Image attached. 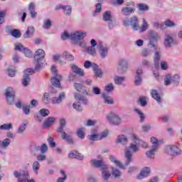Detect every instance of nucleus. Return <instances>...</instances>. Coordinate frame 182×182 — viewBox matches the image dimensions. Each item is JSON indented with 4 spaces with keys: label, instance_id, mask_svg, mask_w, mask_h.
Here are the masks:
<instances>
[{
    "label": "nucleus",
    "instance_id": "f704fd0d",
    "mask_svg": "<svg viewBox=\"0 0 182 182\" xmlns=\"http://www.w3.org/2000/svg\"><path fill=\"white\" fill-rule=\"evenodd\" d=\"M142 21H143L142 26L140 27V24H139V29L137 30L140 33L146 32V31L149 29V23H147V21H146V19L143 18Z\"/></svg>",
    "mask_w": 182,
    "mask_h": 182
},
{
    "label": "nucleus",
    "instance_id": "de8ad7c7",
    "mask_svg": "<svg viewBox=\"0 0 182 182\" xmlns=\"http://www.w3.org/2000/svg\"><path fill=\"white\" fill-rule=\"evenodd\" d=\"M16 97V96H13V97H6V103L7 105H9V106H12V105H15V99Z\"/></svg>",
    "mask_w": 182,
    "mask_h": 182
},
{
    "label": "nucleus",
    "instance_id": "5701e85b",
    "mask_svg": "<svg viewBox=\"0 0 182 182\" xmlns=\"http://www.w3.org/2000/svg\"><path fill=\"white\" fill-rule=\"evenodd\" d=\"M6 31L8 33H10L13 38H16V39L21 38L22 36V34L21 33V31L18 29H14L11 30V27H6Z\"/></svg>",
    "mask_w": 182,
    "mask_h": 182
},
{
    "label": "nucleus",
    "instance_id": "9d476101",
    "mask_svg": "<svg viewBox=\"0 0 182 182\" xmlns=\"http://www.w3.org/2000/svg\"><path fill=\"white\" fill-rule=\"evenodd\" d=\"M107 119L110 124H114V126H117L122 123L120 117L113 112L108 114L107 115Z\"/></svg>",
    "mask_w": 182,
    "mask_h": 182
},
{
    "label": "nucleus",
    "instance_id": "cd10ccee",
    "mask_svg": "<svg viewBox=\"0 0 182 182\" xmlns=\"http://www.w3.org/2000/svg\"><path fill=\"white\" fill-rule=\"evenodd\" d=\"M102 97L105 105H114V100H113V98L109 96V95L104 93L102 95Z\"/></svg>",
    "mask_w": 182,
    "mask_h": 182
},
{
    "label": "nucleus",
    "instance_id": "3c124183",
    "mask_svg": "<svg viewBox=\"0 0 182 182\" xmlns=\"http://www.w3.org/2000/svg\"><path fill=\"white\" fill-rule=\"evenodd\" d=\"M77 135L80 139H85V128L81 127L77 130Z\"/></svg>",
    "mask_w": 182,
    "mask_h": 182
},
{
    "label": "nucleus",
    "instance_id": "6e6d98bb",
    "mask_svg": "<svg viewBox=\"0 0 182 182\" xmlns=\"http://www.w3.org/2000/svg\"><path fill=\"white\" fill-rule=\"evenodd\" d=\"M139 11H149V6L146 4L140 3L137 5Z\"/></svg>",
    "mask_w": 182,
    "mask_h": 182
},
{
    "label": "nucleus",
    "instance_id": "f03ea898",
    "mask_svg": "<svg viewBox=\"0 0 182 182\" xmlns=\"http://www.w3.org/2000/svg\"><path fill=\"white\" fill-rule=\"evenodd\" d=\"M91 163L94 167L97 168H100L101 170V176L104 181H107L109 178H110V176L112 173L110 171H109V166L105 163V161L102 159L97 160V159H92Z\"/></svg>",
    "mask_w": 182,
    "mask_h": 182
},
{
    "label": "nucleus",
    "instance_id": "4be33fe9",
    "mask_svg": "<svg viewBox=\"0 0 182 182\" xmlns=\"http://www.w3.org/2000/svg\"><path fill=\"white\" fill-rule=\"evenodd\" d=\"M70 68L73 73H75V75H78V76L81 77L85 76V71H83V70L77 67V65L75 64H71Z\"/></svg>",
    "mask_w": 182,
    "mask_h": 182
},
{
    "label": "nucleus",
    "instance_id": "4c0bfd02",
    "mask_svg": "<svg viewBox=\"0 0 182 182\" xmlns=\"http://www.w3.org/2000/svg\"><path fill=\"white\" fill-rule=\"evenodd\" d=\"M157 151V149L152 148L151 149L146 152V156L148 159H154V156H156V152Z\"/></svg>",
    "mask_w": 182,
    "mask_h": 182
},
{
    "label": "nucleus",
    "instance_id": "864d4df0",
    "mask_svg": "<svg viewBox=\"0 0 182 182\" xmlns=\"http://www.w3.org/2000/svg\"><path fill=\"white\" fill-rule=\"evenodd\" d=\"M41 168V164L37 161H34L33 164V170L36 174H38V171Z\"/></svg>",
    "mask_w": 182,
    "mask_h": 182
},
{
    "label": "nucleus",
    "instance_id": "603ef678",
    "mask_svg": "<svg viewBox=\"0 0 182 182\" xmlns=\"http://www.w3.org/2000/svg\"><path fill=\"white\" fill-rule=\"evenodd\" d=\"M102 12V3H97L95 5V10L93 12V16L96 15V14H100Z\"/></svg>",
    "mask_w": 182,
    "mask_h": 182
},
{
    "label": "nucleus",
    "instance_id": "72a5a7b5",
    "mask_svg": "<svg viewBox=\"0 0 182 182\" xmlns=\"http://www.w3.org/2000/svg\"><path fill=\"white\" fill-rule=\"evenodd\" d=\"M151 97L154 99L157 103H161V97H160V94L156 90H152L151 92Z\"/></svg>",
    "mask_w": 182,
    "mask_h": 182
},
{
    "label": "nucleus",
    "instance_id": "c9c22d12",
    "mask_svg": "<svg viewBox=\"0 0 182 182\" xmlns=\"http://www.w3.org/2000/svg\"><path fill=\"white\" fill-rule=\"evenodd\" d=\"M102 19L105 22H109L113 21V16H112V13L110 11H105L102 15Z\"/></svg>",
    "mask_w": 182,
    "mask_h": 182
},
{
    "label": "nucleus",
    "instance_id": "f8f14e48",
    "mask_svg": "<svg viewBox=\"0 0 182 182\" xmlns=\"http://www.w3.org/2000/svg\"><path fill=\"white\" fill-rule=\"evenodd\" d=\"M166 152L170 156H180L181 154V149L176 145H168L166 146Z\"/></svg>",
    "mask_w": 182,
    "mask_h": 182
},
{
    "label": "nucleus",
    "instance_id": "6e6552de",
    "mask_svg": "<svg viewBox=\"0 0 182 182\" xmlns=\"http://www.w3.org/2000/svg\"><path fill=\"white\" fill-rule=\"evenodd\" d=\"M14 176L17 178L18 182H26L30 178L29 172L28 171H14Z\"/></svg>",
    "mask_w": 182,
    "mask_h": 182
},
{
    "label": "nucleus",
    "instance_id": "774afa93",
    "mask_svg": "<svg viewBox=\"0 0 182 182\" xmlns=\"http://www.w3.org/2000/svg\"><path fill=\"white\" fill-rule=\"evenodd\" d=\"M101 90L100 88L97 87H92V93L93 95H100L101 93Z\"/></svg>",
    "mask_w": 182,
    "mask_h": 182
},
{
    "label": "nucleus",
    "instance_id": "20e7f679",
    "mask_svg": "<svg viewBox=\"0 0 182 182\" xmlns=\"http://www.w3.org/2000/svg\"><path fill=\"white\" fill-rule=\"evenodd\" d=\"M45 50L39 48L34 55V60L36 62V68L34 70H39L42 68L43 60L45 59Z\"/></svg>",
    "mask_w": 182,
    "mask_h": 182
},
{
    "label": "nucleus",
    "instance_id": "7c9ffc66",
    "mask_svg": "<svg viewBox=\"0 0 182 182\" xmlns=\"http://www.w3.org/2000/svg\"><path fill=\"white\" fill-rule=\"evenodd\" d=\"M69 159H77V160H83V155L76 151H73L68 154Z\"/></svg>",
    "mask_w": 182,
    "mask_h": 182
},
{
    "label": "nucleus",
    "instance_id": "4d7b16f0",
    "mask_svg": "<svg viewBox=\"0 0 182 182\" xmlns=\"http://www.w3.org/2000/svg\"><path fill=\"white\" fill-rule=\"evenodd\" d=\"M39 113L42 117H46L49 116V114L50 113V112H49V109L43 108L39 111Z\"/></svg>",
    "mask_w": 182,
    "mask_h": 182
},
{
    "label": "nucleus",
    "instance_id": "49530a36",
    "mask_svg": "<svg viewBox=\"0 0 182 182\" xmlns=\"http://www.w3.org/2000/svg\"><path fill=\"white\" fill-rule=\"evenodd\" d=\"M124 80H125L124 77L117 76L114 78L115 85H122V83H123V82H124Z\"/></svg>",
    "mask_w": 182,
    "mask_h": 182
},
{
    "label": "nucleus",
    "instance_id": "ea45409f",
    "mask_svg": "<svg viewBox=\"0 0 182 182\" xmlns=\"http://www.w3.org/2000/svg\"><path fill=\"white\" fill-rule=\"evenodd\" d=\"M9 144H11V141L8 138L4 139L3 141L0 140V147L1 149H6Z\"/></svg>",
    "mask_w": 182,
    "mask_h": 182
},
{
    "label": "nucleus",
    "instance_id": "338daca9",
    "mask_svg": "<svg viewBox=\"0 0 182 182\" xmlns=\"http://www.w3.org/2000/svg\"><path fill=\"white\" fill-rule=\"evenodd\" d=\"M165 25L166 28H173V26H176V23L170 20L165 21Z\"/></svg>",
    "mask_w": 182,
    "mask_h": 182
},
{
    "label": "nucleus",
    "instance_id": "2f4dec72",
    "mask_svg": "<svg viewBox=\"0 0 182 182\" xmlns=\"http://www.w3.org/2000/svg\"><path fill=\"white\" fill-rule=\"evenodd\" d=\"M133 139H134V143L135 144H138L139 146H141L143 149H147V147H149V145L147 144L146 142L139 139L137 136H134Z\"/></svg>",
    "mask_w": 182,
    "mask_h": 182
},
{
    "label": "nucleus",
    "instance_id": "5fc2aeb1",
    "mask_svg": "<svg viewBox=\"0 0 182 182\" xmlns=\"http://www.w3.org/2000/svg\"><path fill=\"white\" fill-rule=\"evenodd\" d=\"M63 56L65 57V58L67 60H69L70 62L75 60V57H73V55L69 54V53H68V51H65L63 53Z\"/></svg>",
    "mask_w": 182,
    "mask_h": 182
},
{
    "label": "nucleus",
    "instance_id": "bb28decb",
    "mask_svg": "<svg viewBox=\"0 0 182 182\" xmlns=\"http://www.w3.org/2000/svg\"><path fill=\"white\" fill-rule=\"evenodd\" d=\"M34 33H35V27L33 26L28 27L26 31L23 34V38H25V39H29V38H32Z\"/></svg>",
    "mask_w": 182,
    "mask_h": 182
},
{
    "label": "nucleus",
    "instance_id": "e433bc0d",
    "mask_svg": "<svg viewBox=\"0 0 182 182\" xmlns=\"http://www.w3.org/2000/svg\"><path fill=\"white\" fill-rule=\"evenodd\" d=\"M56 120L55 117H48L43 123L44 127H49V126H52L55 121Z\"/></svg>",
    "mask_w": 182,
    "mask_h": 182
},
{
    "label": "nucleus",
    "instance_id": "e2e57ef3",
    "mask_svg": "<svg viewBox=\"0 0 182 182\" xmlns=\"http://www.w3.org/2000/svg\"><path fill=\"white\" fill-rule=\"evenodd\" d=\"M6 15V13L5 11H0V27L4 22H5V16Z\"/></svg>",
    "mask_w": 182,
    "mask_h": 182
},
{
    "label": "nucleus",
    "instance_id": "aec40b11",
    "mask_svg": "<svg viewBox=\"0 0 182 182\" xmlns=\"http://www.w3.org/2000/svg\"><path fill=\"white\" fill-rule=\"evenodd\" d=\"M134 12H136V9H134V7L125 6V7L122 8L121 10V13L124 16H130V15L132 14H134Z\"/></svg>",
    "mask_w": 182,
    "mask_h": 182
},
{
    "label": "nucleus",
    "instance_id": "bf43d9fd",
    "mask_svg": "<svg viewBox=\"0 0 182 182\" xmlns=\"http://www.w3.org/2000/svg\"><path fill=\"white\" fill-rule=\"evenodd\" d=\"M113 90H114L113 83H109L105 86V92L107 93H110V92H113Z\"/></svg>",
    "mask_w": 182,
    "mask_h": 182
},
{
    "label": "nucleus",
    "instance_id": "7ed1b4c3",
    "mask_svg": "<svg viewBox=\"0 0 182 182\" xmlns=\"http://www.w3.org/2000/svg\"><path fill=\"white\" fill-rule=\"evenodd\" d=\"M139 151V146L135 144H131L129 149L125 151V159L124 166H127L130 163L133 162V153H136Z\"/></svg>",
    "mask_w": 182,
    "mask_h": 182
},
{
    "label": "nucleus",
    "instance_id": "c756f323",
    "mask_svg": "<svg viewBox=\"0 0 182 182\" xmlns=\"http://www.w3.org/2000/svg\"><path fill=\"white\" fill-rule=\"evenodd\" d=\"M109 160L112 161V163H114L117 167H119V168L124 170V168L127 167L125 165H123L122 162L116 160V157H114L113 155H109Z\"/></svg>",
    "mask_w": 182,
    "mask_h": 182
},
{
    "label": "nucleus",
    "instance_id": "c03bdc74",
    "mask_svg": "<svg viewBox=\"0 0 182 182\" xmlns=\"http://www.w3.org/2000/svg\"><path fill=\"white\" fill-rule=\"evenodd\" d=\"M151 142L152 144V149H159V139L157 138L154 136L151 137Z\"/></svg>",
    "mask_w": 182,
    "mask_h": 182
},
{
    "label": "nucleus",
    "instance_id": "13d9d810",
    "mask_svg": "<svg viewBox=\"0 0 182 182\" xmlns=\"http://www.w3.org/2000/svg\"><path fill=\"white\" fill-rule=\"evenodd\" d=\"M12 127H13L11 123L4 124L0 126V130H11Z\"/></svg>",
    "mask_w": 182,
    "mask_h": 182
},
{
    "label": "nucleus",
    "instance_id": "37998d69",
    "mask_svg": "<svg viewBox=\"0 0 182 182\" xmlns=\"http://www.w3.org/2000/svg\"><path fill=\"white\" fill-rule=\"evenodd\" d=\"M138 104L140 105L142 107L144 106H147V100L146 97L144 96L139 97L138 100Z\"/></svg>",
    "mask_w": 182,
    "mask_h": 182
},
{
    "label": "nucleus",
    "instance_id": "69168bd1",
    "mask_svg": "<svg viewBox=\"0 0 182 182\" xmlns=\"http://www.w3.org/2000/svg\"><path fill=\"white\" fill-rule=\"evenodd\" d=\"M73 109H75V110H77V112H82V110H83L82 106L80 105V102H75L73 105Z\"/></svg>",
    "mask_w": 182,
    "mask_h": 182
},
{
    "label": "nucleus",
    "instance_id": "0eeeda50",
    "mask_svg": "<svg viewBox=\"0 0 182 182\" xmlns=\"http://www.w3.org/2000/svg\"><path fill=\"white\" fill-rule=\"evenodd\" d=\"M149 42L148 45H149L151 48H154L155 50H159V49L160 48L156 45V43H157V41H159V33H157L154 31L151 30L149 31Z\"/></svg>",
    "mask_w": 182,
    "mask_h": 182
},
{
    "label": "nucleus",
    "instance_id": "052dcab7",
    "mask_svg": "<svg viewBox=\"0 0 182 182\" xmlns=\"http://www.w3.org/2000/svg\"><path fill=\"white\" fill-rule=\"evenodd\" d=\"M171 82H173L171 80V74H168L166 75V77L164 79V83L166 86H168L171 84Z\"/></svg>",
    "mask_w": 182,
    "mask_h": 182
},
{
    "label": "nucleus",
    "instance_id": "6ab92c4d",
    "mask_svg": "<svg viewBox=\"0 0 182 182\" xmlns=\"http://www.w3.org/2000/svg\"><path fill=\"white\" fill-rule=\"evenodd\" d=\"M164 45L165 48H171L174 45V39L170 35H166Z\"/></svg>",
    "mask_w": 182,
    "mask_h": 182
},
{
    "label": "nucleus",
    "instance_id": "4468645a",
    "mask_svg": "<svg viewBox=\"0 0 182 182\" xmlns=\"http://www.w3.org/2000/svg\"><path fill=\"white\" fill-rule=\"evenodd\" d=\"M15 50H18L19 52H23V53L26 56V58H31L32 56V53L29 49L24 48L23 45L21 43L15 44Z\"/></svg>",
    "mask_w": 182,
    "mask_h": 182
},
{
    "label": "nucleus",
    "instance_id": "473e14b6",
    "mask_svg": "<svg viewBox=\"0 0 182 182\" xmlns=\"http://www.w3.org/2000/svg\"><path fill=\"white\" fill-rule=\"evenodd\" d=\"M4 96L5 97H11L16 96V94L15 93V91L12 87H9L5 90Z\"/></svg>",
    "mask_w": 182,
    "mask_h": 182
},
{
    "label": "nucleus",
    "instance_id": "c85d7f7f",
    "mask_svg": "<svg viewBox=\"0 0 182 182\" xmlns=\"http://www.w3.org/2000/svg\"><path fill=\"white\" fill-rule=\"evenodd\" d=\"M61 139H63V140H65V141H66V143H68V144H75V141H73V138L72 137V136L68 135L66 132L63 133V135H61Z\"/></svg>",
    "mask_w": 182,
    "mask_h": 182
},
{
    "label": "nucleus",
    "instance_id": "a19ab883",
    "mask_svg": "<svg viewBox=\"0 0 182 182\" xmlns=\"http://www.w3.org/2000/svg\"><path fill=\"white\" fill-rule=\"evenodd\" d=\"M75 97L76 99H78V100H80V102H82V103H84V105H87V103H88L87 98L86 97L82 95L81 94H75Z\"/></svg>",
    "mask_w": 182,
    "mask_h": 182
},
{
    "label": "nucleus",
    "instance_id": "0e129e2a",
    "mask_svg": "<svg viewBox=\"0 0 182 182\" xmlns=\"http://www.w3.org/2000/svg\"><path fill=\"white\" fill-rule=\"evenodd\" d=\"M87 53L93 56L94 55H96V48H95V47L90 46L87 48Z\"/></svg>",
    "mask_w": 182,
    "mask_h": 182
},
{
    "label": "nucleus",
    "instance_id": "9b49d317",
    "mask_svg": "<svg viewBox=\"0 0 182 182\" xmlns=\"http://www.w3.org/2000/svg\"><path fill=\"white\" fill-rule=\"evenodd\" d=\"M127 69H129V63L123 58L119 59L117 68L118 73L123 75L127 72Z\"/></svg>",
    "mask_w": 182,
    "mask_h": 182
},
{
    "label": "nucleus",
    "instance_id": "412c9836",
    "mask_svg": "<svg viewBox=\"0 0 182 182\" xmlns=\"http://www.w3.org/2000/svg\"><path fill=\"white\" fill-rule=\"evenodd\" d=\"M116 143L117 144H122V146H126V144L129 143V139H127V136H126V135L121 134L117 137Z\"/></svg>",
    "mask_w": 182,
    "mask_h": 182
},
{
    "label": "nucleus",
    "instance_id": "dca6fc26",
    "mask_svg": "<svg viewBox=\"0 0 182 182\" xmlns=\"http://www.w3.org/2000/svg\"><path fill=\"white\" fill-rule=\"evenodd\" d=\"M98 50L102 59H105V58L107 56V53L109 52V47L100 44L98 46Z\"/></svg>",
    "mask_w": 182,
    "mask_h": 182
},
{
    "label": "nucleus",
    "instance_id": "a18cd8bd",
    "mask_svg": "<svg viewBox=\"0 0 182 182\" xmlns=\"http://www.w3.org/2000/svg\"><path fill=\"white\" fill-rule=\"evenodd\" d=\"M151 55V52L149 48H143L141 52V56L143 58H147Z\"/></svg>",
    "mask_w": 182,
    "mask_h": 182
},
{
    "label": "nucleus",
    "instance_id": "b1692460",
    "mask_svg": "<svg viewBox=\"0 0 182 182\" xmlns=\"http://www.w3.org/2000/svg\"><path fill=\"white\" fill-rule=\"evenodd\" d=\"M35 8H36L35 3L31 2L28 4V11L33 19L36 18V16H38V12L35 11Z\"/></svg>",
    "mask_w": 182,
    "mask_h": 182
},
{
    "label": "nucleus",
    "instance_id": "58836bf2",
    "mask_svg": "<svg viewBox=\"0 0 182 182\" xmlns=\"http://www.w3.org/2000/svg\"><path fill=\"white\" fill-rule=\"evenodd\" d=\"M112 174L114 178H120L122 177V172L114 167H112Z\"/></svg>",
    "mask_w": 182,
    "mask_h": 182
},
{
    "label": "nucleus",
    "instance_id": "2eb2a0df",
    "mask_svg": "<svg viewBox=\"0 0 182 182\" xmlns=\"http://www.w3.org/2000/svg\"><path fill=\"white\" fill-rule=\"evenodd\" d=\"M136 73V75L135 76L134 83L135 86H140L143 82V79L141 78V75H143V70L141 68H138Z\"/></svg>",
    "mask_w": 182,
    "mask_h": 182
},
{
    "label": "nucleus",
    "instance_id": "39448f33",
    "mask_svg": "<svg viewBox=\"0 0 182 182\" xmlns=\"http://www.w3.org/2000/svg\"><path fill=\"white\" fill-rule=\"evenodd\" d=\"M124 26H132L133 31H139V17L132 16L129 19L126 17L123 20Z\"/></svg>",
    "mask_w": 182,
    "mask_h": 182
},
{
    "label": "nucleus",
    "instance_id": "f3484780",
    "mask_svg": "<svg viewBox=\"0 0 182 182\" xmlns=\"http://www.w3.org/2000/svg\"><path fill=\"white\" fill-rule=\"evenodd\" d=\"M65 97H66L65 92H61L58 97H53L51 99V103H53V105H59V103H62V100H63Z\"/></svg>",
    "mask_w": 182,
    "mask_h": 182
},
{
    "label": "nucleus",
    "instance_id": "a878e982",
    "mask_svg": "<svg viewBox=\"0 0 182 182\" xmlns=\"http://www.w3.org/2000/svg\"><path fill=\"white\" fill-rule=\"evenodd\" d=\"M149 174H150V168L145 167L136 176V178H138V180H141L142 178L147 177Z\"/></svg>",
    "mask_w": 182,
    "mask_h": 182
},
{
    "label": "nucleus",
    "instance_id": "a211bd4d",
    "mask_svg": "<svg viewBox=\"0 0 182 182\" xmlns=\"http://www.w3.org/2000/svg\"><path fill=\"white\" fill-rule=\"evenodd\" d=\"M59 9H63L65 15L69 16L72 14V6H63L62 4H58L55 7L56 11H59Z\"/></svg>",
    "mask_w": 182,
    "mask_h": 182
},
{
    "label": "nucleus",
    "instance_id": "09e8293b",
    "mask_svg": "<svg viewBox=\"0 0 182 182\" xmlns=\"http://www.w3.org/2000/svg\"><path fill=\"white\" fill-rule=\"evenodd\" d=\"M134 112H136V113L138 114L139 117L140 118L141 122H144V119H146V117H144V114L141 111H140L139 109H134Z\"/></svg>",
    "mask_w": 182,
    "mask_h": 182
},
{
    "label": "nucleus",
    "instance_id": "79ce46f5",
    "mask_svg": "<svg viewBox=\"0 0 182 182\" xmlns=\"http://www.w3.org/2000/svg\"><path fill=\"white\" fill-rule=\"evenodd\" d=\"M154 65L155 68H159L160 65V53L159 52H156L154 55Z\"/></svg>",
    "mask_w": 182,
    "mask_h": 182
},
{
    "label": "nucleus",
    "instance_id": "1a4fd4ad",
    "mask_svg": "<svg viewBox=\"0 0 182 182\" xmlns=\"http://www.w3.org/2000/svg\"><path fill=\"white\" fill-rule=\"evenodd\" d=\"M35 73V70L33 68H28L24 71V74L22 78V85L24 87L26 86H29V83H31V75Z\"/></svg>",
    "mask_w": 182,
    "mask_h": 182
},
{
    "label": "nucleus",
    "instance_id": "8fccbe9b",
    "mask_svg": "<svg viewBox=\"0 0 182 182\" xmlns=\"http://www.w3.org/2000/svg\"><path fill=\"white\" fill-rule=\"evenodd\" d=\"M52 27V21L50 19H47L44 21V23L43 25V29H50Z\"/></svg>",
    "mask_w": 182,
    "mask_h": 182
},
{
    "label": "nucleus",
    "instance_id": "423d86ee",
    "mask_svg": "<svg viewBox=\"0 0 182 182\" xmlns=\"http://www.w3.org/2000/svg\"><path fill=\"white\" fill-rule=\"evenodd\" d=\"M51 71L54 73V76L50 79L51 85L54 86V87H60L62 75L58 74V70L54 65L51 66Z\"/></svg>",
    "mask_w": 182,
    "mask_h": 182
},
{
    "label": "nucleus",
    "instance_id": "ddd939ff",
    "mask_svg": "<svg viewBox=\"0 0 182 182\" xmlns=\"http://www.w3.org/2000/svg\"><path fill=\"white\" fill-rule=\"evenodd\" d=\"M74 87L77 92H80V93H82L83 95H86L87 96L92 95V94L89 92V90L80 83H74Z\"/></svg>",
    "mask_w": 182,
    "mask_h": 182
},
{
    "label": "nucleus",
    "instance_id": "f257e3e1",
    "mask_svg": "<svg viewBox=\"0 0 182 182\" xmlns=\"http://www.w3.org/2000/svg\"><path fill=\"white\" fill-rule=\"evenodd\" d=\"M85 36L86 33L82 31H78L75 33H71L70 35H69L68 32H65L64 34L61 36V38L65 41V39H68V38H70V39L74 42H77V45L80 48H86V42H85V41H82L85 39Z\"/></svg>",
    "mask_w": 182,
    "mask_h": 182
},
{
    "label": "nucleus",
    "instance_id": "393cba45",
    "mask_svg": "<svg viewBox=\"0 0 182 182\" xmlns=\"http://www.w3.org/2000/svg\"><path fill=\"white\" fill-rule=\"evenodd\" d=\"M66 126V120L65 119H60V125L56 129L57 133H60L61 136H63V133L65 132V127Z\"/></svg>",
    "mask_w": 182,
    "mask_h": 182
},
{
    "label": "nucleus",
    "instance_id": "680f3d73",
    "mask_svg": "<svg viewBox=\"0 0 182 182\" xmlns=\"http://www.w3.org/2000/svg\"><path fill=\"white\" fill-rule=\"evenodd\" d=\"M7 72L10 77H14V76H15V74L16 73V70H15L14 68H12V67H9L7 70Z\"/></svg>",
    "mask_w": 182,
    "mask_h": 182
}]
</instances>
